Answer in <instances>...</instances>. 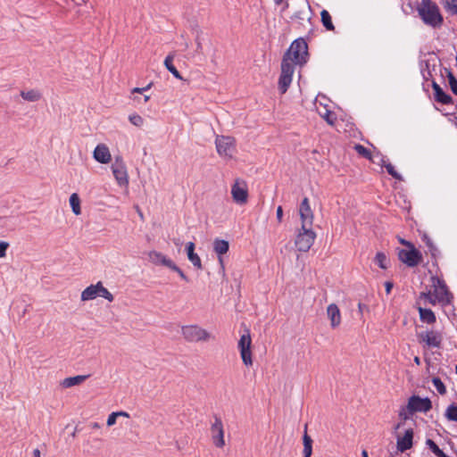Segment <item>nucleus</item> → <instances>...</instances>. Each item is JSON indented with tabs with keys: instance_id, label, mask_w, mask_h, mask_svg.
<instances>
[{
	"instance_id": "obj_42",
	"label": "nucleus",
	"mask_w": 457,
	"mask_h": 457,
	"mask_svg": "<svg viewBox=\"0 0 457 457\" xmlns=\"http://www.w3.org/2000/svg\"><path fill=\"white\" fill-rule=\"evenodd\" d=\"M129 120L136 127H142L144 124V119L137 113L129 115Z\"/></svg>"
},
{
	"instance_id": "obj_13",
	"label": "nucleus",
	"mask_w": 457,
	"mask_h": 457,
	"mask_svg": "<svg viewBox=\"0 0 457 457\" xmlns=\"http://www.w3.org/2000/svg\"><path fill=\"white\" fill-rule=\"evenodd\" d=\"M418 339L425 343L428 347L439 348L443 337L440 332L435 330L425 331L418 334Z\"/></svg>"
},
{
	"instance_id": "obj_22",
	"label": "nucleus",
	"mask_w": 457,
	"mask_h": 457,
	"mask_svg": "<svg viewBox=\"0 0 457 457\" xmlns=\"http://www.w3.org/2000/svg\"><path fill=\"white\" fill-rule=\"evenodd\" d=\"M229 249V244L227 240L216 238L213 241V250L219 256V262L223 267L222 254H225Z\"/></svg>"
},
{
	"instance_id": "obj_37",
	"label": "nucleus",
	"mask_w": 457,
	"mask_h": 457,
	"mask_svg": "<svg viewBox=\"0 0 457 457\" xmlns=\"http://www.w3.org/2000/svg\"><path fill=\"white\" fill-rule=\"evenodd\" d=\"M432 382L440 395H445L446 393V387L439 378H433Z\"/></svg>"
},
{
	"instance_id": "obj_17",
	"label": "nucleus",
	"mask_w": 457,
	"mask_h": 457,
	"mask_svg": "<svg viewBox=\"0 0 457 457\" xmlns=\"http://www.w3.org/2000/svg\"><path fill=\"white\" fill-rule=\"evenodd\" d=\"M413 430L409 428L405 431L403 437L397 438V449L403 453L412 447Z\"/></svg>"
},
{
	"instance_id": "obj_34",
	"label": "nucleus",
	"mask_w": 457,
	"mask_h": 457,
	"mask_svg": "<svg viewBox=\"0 0 457 457\" xmlns=\"http://www.w3.org/2000/svg\"><path fill=\"white\" fill-rule=\"evenodd\" d=\"M320 116L327 121L328 124L334 126L337 121V116L335 112L329 110H325L324 113L320 112Z\"/></svg>"
},
{
	"instance_id": "obj_28",
	"label": "nucleus",
	"mask_w": 457,
	"mask_h": 457,
	"mask_svg": "<svg viewBox=\"0 0 457 457\" xmlns=\"http://www.w3.org/2000/svg\"><path fill=\"white\" fill-rule=\"evenodd\" d=\"M292 78L291 76L280 74L278 79V89L281 94H285L287 91L292 82Z\"/></svg>"
},
{
	"instance_id": "obj_3",
	"label": "nucleus",
	"mask_w": 457,
	"mask_h": 457,
	"mask_svg": "<svg viewBox=\"0 0 457 457\" xmlns=\"http://www.w3.org/2000/svg\"><path fill=\"white\" fill-rule=\"evenodd\" d=\"M181 335L187 343H205L212 338L211 333L196 324L182 326Z\"/></svg>"
},
{
	"instance_id": "obj_61",
	"label": "nucleus",
	"mask_w": 457,
	"mask_h": 457,
	"mask_svg": "<svg viewBox=\"0 0 457 457\" xmlns=\"http://www.w3.org/2000/svg\"><path fill=\"white\" fill-rule=\"evenodd\" d=\"M150 99V96H145V102H147Z\"/></svg>"
},
{
	"instance_id": "obj_58",
	"label": "nucleus",
	"mask_w": 457,
	"mask_h": 457,
	"mask_svg": "<svg viewBox=\"0 0 457 457\" xmlns=\"http://www.w3.org/2000/svg\"><path fill=\"white\" fill-rule=\"evenodd\" d=\"M413 361L417 365H420V359L419 356H415Z\"/></svg>"
},
{
	"instance_id": "obj_5",
	"label": "nucleus",
	"mask_w": 457,
	"mask_h": 457,
	"mask_svg": "<svg viewBox=\"0 0 457 457\" xmlns=\"http://www.w3.org/2000/svg\"><path fill=\"white\" fill-rule=\"evenodd\" d=\"M433 295L437 299V302L442 305L450 304L453 301V295L449 291L445 280L437 276L431 277Z\"/></svg>"
},
{
	"instance_id": "obj_60",
	"label": "nucleus",
	"mask_w": 457,
	"mask_h": 457,
	"mask_svg": "<svg viewBox=\"0 0 457 457\" xmlns=\"http://www.w3.org/2000/svg\"><path fill=\"white\" fill-rule=\"evenodd\" d=\"M361 457H369V456H368V453H367V451H366V450H362V452H361Z\"/></svg>"
},
{
	"instance_id": "obj_11",
	"label": "nucleus",
	"mask_w": 457,
	"mask_h": 457,
	"mask_svg": "<svg viewBox=\"0 0 457 457\" xmlns=\"http://www.w3.org/2000/svg\"><path fill=\"white\" fill-rule=\"evenodd\" d=\"M214 420L211 425V434L213 445L218 448H222L225 445L224 440V428L221 419L215 415Z\"/></svg>"
},
{
	"instance_id": "obj_12",
	"label": "nucleus",
	"mask_w": 457,
	"mask_h": 457,
	"mask_svg": "<svg viewBox=\"0 0 457 457\" xmlns=\"http://www.w3.org/2000/svg\"><path fill=\"white\" fill-rule=\"evenodd\" d=\"M231 195L235 203L245 204L248 199V190L245 183L237 179L231 187Z\"/></svg>"
},
{
	"instance_id": "obj_20",
	"label": "nucleus",
	"mask_w": 457,
	"mask_h": 457,
	"mask_svg": "<svg viewBox=\"0 0 457 457\" xmlns=\"http://www.w3.org/2000/svg\"><path fill=\"white\" fill-rule=\"evenodd\" d=\"M148 256L150 262L156 265H163L170 269L174 264V262L170 259L167 258L162 253L156 251L150 252L148 253Z\"/></svg>"
},
{
	"instance_id": "obj_19",
	"label": "nucleus",
	"mask_w": 457,
	"mask_h": 457,
	"mask_svg": "<svg viewBox=\"0 0 457 457\" xmlns=\"http://www.w3.org/2000/svg\"><path fill=\"white\" fill-rule=\"evenodd\" d=\"M327 314L330 320V325L333 328H337L341 323L340 310L336 303H330L327 308Z\"/></svg>"
},
{
	"instance_id": "obj_23",
	"label": "nucleus",
	"mask_w": 457,
	"mask_h": 457,
	"mask_svg": "<svg viewBox=\"0 0 457 457\" xmlns=\"http://www.w3.org/2000/svg\"><path fill=\"white\" fill-rule=\"evenodd\" d=\"M90 375H78L75 377H69L64 378L61 385L64 388H69L77 385H80L83 383L87 378H88Z\"/></svg>"
},
{
	"instance_id": "obj_4",
	"label": "nucleus",
	"mask_w": 457,
	"mask_h": 457,
	"mask_svg": "<svg viewBox=\"0 0 457 457\" xmlns=\"http://www.w3.org/2000/svg\"><path fill=\"white\" fill-rule=\"evenodd\" d=\"M96 297H103L108 302L112 303L114 300L112 294L104 287L101 281H98L95 285H90L81 292V301H90Z\"/></svg>"
},
{
	"instance_id": "obj_27",
	"label": "nucleus",
	"mask_w": 457,
	"mask_h": 457,
	"mask_svg": "<svg viewBox=\"0 0 457 457\" xmlns=\"http://www.w3.org/2000/svg\"><path fill=\"white\" fill-rule=\"evenodd\" d=\"M174 55L169 54L164 60V65L166 69L177 79H182V77L176 67L173 65Z\"/></svg>"
},
{
	"instance_id": "obj_30",
	"label": "nucleus",
	"mask_w": 457,
	"mask_h": 457,
	"mask_svg": "<svg viewBox=\"0 0 457 457\" xmlns=\"http://www.w3.org/2000/svg\"><path fill=\"white\" fill-rule=\"evenodd\" d=\"M321 22L328 30H334L335 27L332 22L331 16L327 10H322L320 12Z\"/></svg>"
},
{
	"instance_id": "obj_24",
	"label": "nucleus",
	"mask_w": 457,
	"mask_h": 457,
	"mask_svg": "<svg viewBox=\"0 0 457 457\" xmlns=\"http://www.w3.org/2000/svg\"><path fill=\"white\" fill-rule=\"evenodd\" d=\"M418 311L420 313V319L422 322H426L428 324H434L436 322V318L432 310L419 307Z\"/></svg>"
},
{
	"instance_id": "obj_14",
	"label": "nucleus",
	"mask_w": 457,
	"mask_h": 457,
	"mask_svg": "<svg viewBox=\"0 0 457 457\" xmlns=\"http://www.w3.org/2000/svg\"><path fill=\"white\" fill-rule=\"evenodd\" d=\"M299 214L302 222V227H312L313 212L309 204V199L304 197L299 207Z\"/></svg>"
},
{
	"instance_id": "obj_26",
	"label": "nucleus",
	"mask_w": 457,
	"mask_h": 457,
	"mask_svg": "<svg viewBox=\"0 0 457 457\" xmlns=\"http://www.w3.org/2000/svg\"><path fill=\"white\" fill-rule=\"evenodd\" d=\"M294 72H295V63L292 62L290 60L283 57L282 62H281V73L280 74L293 77Z\"/></svg>"
},
{
	"instance_id": "obj_9",
	"label": "nucleus",
	"mask_w": 457,
	"mask_h": 457,
	"mask_svg": "<svg viewBox=\"0 0 457 457\" xmlns=\"http://www.w3.org/2000/svg\"><path fill=\"white\" fill-rule=\"evenodd\" d=\"M251 345L252 339L250 336V331L249 329H245V333L241 336L238 341V349L240 351V355L243 363L245 366H252L253 364Z\"/></svg>"
},
{
	"instance_id": "obj_36",
	"label": "nucleus",
	"mask_w": 457,
	"mask_h": 457,
	"mask_svg": "<svg viewBox=\"0 0 457 457\" xmlns=\"http://www.w3.org/2000/svg\"><path fill=\"white\" fill-rule=\"evenodd\" d=\"M385 168L388 174L391 175L394 179L399 181L403 180L402 175L395 170V167L391 164L390 162H386Z\"/></svg>"
},
{
	"instance_id": "obj_57",
	"label": "nucleus",
	"mask_w": 457,
	"mask_h": 457,
	"mask_svg": "<svg viewBox=\"0 0 457 457\" xmlns=\"http://www.w3.org/2000/svg\"><path fill=\"white\" fill-rule=\"evenodd\" d=\"M32 457H40V451L38 449H35L33 451V456Z\"/></svg>"
},
{
	"instance_id": "obj_1",
	"label": "nucleus",
	"mask_w": 457,
	"mask_h": 457,
	"mask_svg": "<svg viewBox=\"0 0 457 457\" xmlns=\"http://www.w3.org/2000/svg\"><path fill=\"white\" fill-rule=\"evenodd\" d=\"M417 12L422 21L429 27L440 28L444 22L439 7L432 0H422L417 7Z\"/></svg>"
},
{
	"instance_id": "obj_54",
	"label": "nucleus",
	"mask_w": 457,
	"mask_h": 457,
	"mask_svg": "<svg viewBox=\"0 0 457 457\" xmlns=\"http://www.w3.org/2000/svg\"><path fill=\"white\" fill-rule=\"evenodd\" d=\"M358 308H359V312L361 313H362L363 310H368V306L363 304V303H359Z\"/></svg>"
},
{
	"instance_id": "obj_31",
	"label": "nucleus",
	"mask_w": 457,
	"mask_h": 457,
	"mask_svg": "<svg viewBox=\"0 0 457 457\" xmlns=\"http://www.w3.org/2000/svg\"><path fill=\"white\" fill-rule=\"evenodd\" d=\"M70 204H71V206L72 212H73L76 215L80 214V212H81V209H80V200H79V197L78 194L73 193V194L70 196Z\"/></svg>"
},
{
	"instance_id": "obj_33",
	"label": "nucleus",
	"mask_w": 457,
	"mask_h": 457,
	"mask_svg": "<svg viewBox=\"0 0 457 457\" xmlns=\"http://www.w3.org/2000/svg\"><path fill=\"white\" fill-rule=\"evenodd\" d=\"M445 416L448 420L457 421V405L450 404L445 410Z\"/></svg>"
},
{
	"instance_id": "obj_7",
	"label": "nucleus",
	"mask_w": 457,
	"mask_h": 457,
	"mask_svg": "<svg viewBox=\"0 0 457 457\" xmlns=\"http://www.w3.org/2000/svg\"><path fill=\"white\" fill-rule=\"evenodd\" d=\"M217 152L220 156L231 159L236 151V140L228 136H218L215 140Z\"/></svg>"
},
{
	"instance_id": "obj_2",
	"label": "nucleus",
	"mask_w": 457,
	"mask_h": 457,
	"mask_svg": "<svg viewBox=\"0 0 457 457\" xmlns=\"http://www.w3.org/2000/svg\"><path fill=\"white\" fill-rule=\"evenodd\" d=\"M308 45L303 38H297L292 42L283 57L290 60L295 64L303 66L308 59Z\"/></svg>"
},
{
	"instance_id": "obj_48",
	"label": "nucleus",
	"mask_w": 457,
	"mask_h": 457,
	"mask_svg": "<svg viewBox=\"0 0 457 457\" xmlns=\"http://www.w3.org/2000/svg\"><path fill=\"white\" fill-rule=\"evenodd\" d=\"M152 87V83L148 84L145 87H135L132 89V93H143L146 90H148Z\"/></svg>"
},
{
	"instance_id": "obj_46",
	"label": "nucleus",
	"mask_w": 457,
	"mask_h": 457,
	"mask_svg": "<svg viewBox=\"0 0 457 457\" xmlns=\"http://www.w3.org/2000/svg\"><path fill=\"white\" fill-rule=\"evenodd\" d=\"M117 417H118V413L112 412L108 416L107 422H106L107 426L108 427L113 426L116 423Z\"/></svg>"
},
{
	"instance_id": "obj_45",
	"label": "nucleus",
	"mask_w": 457,
	"mask_h": 457,
	"mask_svg": "<svg viewBox=\"0 0 457 457\" xmlns=\"http://www.w3.org/2000/svg\"><path fill=\"white\" fill-rule=\"evenodd\" d=\"M8 247L9 244L7 242L0 241V258L6 255V250Z\"/></svg>"
},
{
	"instance_id": "obj_56",
	"label": "nucleus",
	"mask_w": 457,
	"mask_h": 457,
	"mask_svg": "<svg viewBox=\"0 0 457 457\" xmlns=\"http://www.w3.org/2000/svg\"><path fill=\"white\" fill-rule=\"evenodd\" d=\"M201 50H202V44H201L199 38L197 37L196 38V51L200 52Z\"/></svg>"
},
{
	"instance_id": "obj_6",
	"label": "nucleus",
	"mask_w": 457,
	"mask_h": 457,
	"mask_svg": "<svg viewBox=\"0 0 457 457\" xmlns=\"http://www.w3.org/2000/svg\"><path fill=\"white\" fill-rule=\"evenodd\" d=\"M316 233L311 227H301L295 239V245L299 252H308L314 243Z\"/></svg>"
},
{
	"instance_id": "obj_21",
	"label": "nucleus",
	"mask_w": 457,
	"mask_h": 457,
	"mask_svg": "<svg viewBox=\"0 0 457 457\" xmlns=\"http://www.w3.org/2000/svg\"><path fill=\"white\" fill-rule=\"evenodd\" d=\"M195 245L193 242H188L187 244L186 251L187 258L197 270H202V262L199 255L195 253Z\"/></svg>"
},
{
	"instance_id": "obj_29",
	"label": "nucleus",
	"mask_w": 457,
	"mask_h": 457,
	"mask_svg": "<svg viewBox=\"0 0 457 457\" xmlns=\"http://www.w3.org/2000/svg\"><path fill=\"white\" fill-rule=\"evenodd\" d=\"M303 455L304 457H311L312 453V439L310 436H308L307 432L305 431L303 436Z\"/></svg>"
},
{
	"instance_id": "obj_62",
	"label": "nucleus",
	"mask_w": 457,
	"mask_h": 457,
	"mask_svg": "<svg viewBox=\"0 0 457 457\" xmlns=\"http://www.w3.org/2000/svg\"><path fill=\"white\" fill-rule=\"evenodd\" d=\"M275 3H276L277 4H281V3H282V0H275Z\"/></svg>"
},
{
	"instance_id": "obj_38",
	"label": "nucleus",
	"mask_w": 457,
	"mask_h": 457,
	"mask_svg": "<svg viewBox=\"0 0 457 457\" xmlns=\"http://www.w3.org/2000/svg\"><path fill=\"white\" fill-rule=\"evenodd\" d=\"M374 163H377L378 165H380L381 167H385L386 162H388V159L386 158V156L378 153L377 154H375L373 157H372V160H371Z\"/></svg>"
},
{
	"instance_id": "obj_64",
	"label": "nucleus",
	"mask_w": 457,
	"mask_h": 457,
	"mask_svg": "<svg viewBox=\"0 0 457 457\" xmlns=\"http://www.w3.org/2000/svg\"><path fill=\"white\" fill-rule=\"evenodd\" d=\"M455 372L457 373V364H456V367H455Z\"/></svg>"
},
{
	"instance_id": "obj_52",
	"label": "nucleus",
	"mask_w": 457,
	"mask_h": 457,
	"mask_svg": "<svg viewBox=\"0 0 457 457\" xmlns=\"http://www.w3.org/2000/svg\"><path fill=\"white\" fill-rule=\"evenodd\" d=\"M399 242L402 245L407 246L408 248L414 246V245L412 243H411L410 241H407L405 239H403V238H399Z\"/></svg>"
},
{
	"instance_id": "obj_59",
	"label": "nucleus",
	"mask_w": 457,
	"mask_h": 457,
	"mask_svg": "<svg viewBox=\"0 0 457 457\" xmlns=\"http://www.w3.org/2000/svg\"><path fill=\"white\" fill-rule=\"evenodd\" d=\"M91 427H92L93 428H100V425H99L97 422H94V423H92Z\"/></svg>"
},
{
	"instance_id": "obj_35",
	"label": "nucleus",
	"mask_w": 457,
	"mask_h": 457,
	"mask_svg": "<svg viewBox=\"0 0 457 457\" xmlns=\"http://www.w3.org/2000/svg\"><path fill=\"white\" fill-rule=\"evenodd\" d=\"M354 150L362 157L367 158L369 160H372L371 153L369 149L360 144H356L354 145Z\"/></svg>"
},
{
	"instance_id": "obj_51",
	"label": "nucleus",
	"mask_w": 457,
	"mask_h": 457,
	"mask_svg": "<svg viewBox=\"0 0 457 457\" xmlns=\"http://www.w3.org/2000/svg\"><path fill=\"white\" fill-rule=\"evenodd\" d=\"M393 287H394L393 282H391V281L385 282V288H386V292L387 295H389L391 293Z\"/></svg>"
},
{
	"instance_id": "obj_25",
	"label": "nucleus",
	"mask_w": 457,
	"mask_h": 457,
	"mask_svg": "<svg viewBox=\"0 0 457 457\" xmlns=\"http://www.w3.org/2000/svg\"><path fill=\"white\" fill-rule=\"evenodd\" d=\"M21 96L28 102H37L42 98V94L37 89H30L28 91L21 90Z\"/></svg>"
},
{
	"instance_id": "obj_63",
	"label": "nucleus",
	"mask_w": 457,
	"mask_h": 457,
	"mask_svg": "<svg viewBox=\"0 0 457 457\" xmlns=\"http://www.w3.org/2000/svg\"><path fill=\"white\" fill-rule=\"evenodd\" d=\"M401 427V424H397L395 429H398Z\"/></svg>"
},
{
	"instance_id": "obj_39",
	"label": "nucleus",
	"mask_w": 457,
	"mask_h": 457,
	"mask_svg": "<svg viewBox=\"0 0 457 457\" xmlns=\"http://www.w3.org/2000/svg\"><path fill=\"white\" fill-rule=\"evenodd\" d=\"M422 239L425 242V244L428 246V248L429 249V252L431 253V255L435 257L436 253L437 252V248L434 245V243L431 240V238H429L427 235H424Z\"/></svg>"
},
{
	"instance_id": "obj_53",
	"label": "nucleus",
	"mask_w": 457,
	"mask_h": 457,
	"mask_svg": "<svg viewBox=\"0 0 457 457\" xmlns=\"http://www.w3.org/2000/svg\"><path fill=\"white\" fill-rule=\"evenodd\" d=\"M428 302L432 305H435L436 303H438L437 299L433 294L431 295L430 298L428 299Z\"/></svg>"
},
{
	"instance_id": "obj_41",
	"label": "nucleus",
	"mask_w": 457,
	"mask_h": 457,
	"mask_svg": "<svg viewBox=\"0 0 457 457\" xmlns=\"http://www.w3.org/2000/svg\"><path fill=\"white\" fill-rule=\"evenodd\" d=\"M414 412L411 411V409L409 408V403L406 406H403L399 411V417L403 420H406L410 418L411 415H412Z\"/></svg>"
},
{
	"instance_id": "obj_47",
	"label": "nucleus",
	"mask_w": 457,
	"mask_h": 457,
	"mask_svg": "<svg viewBox=\"0 0 457 457\" xmlns=\"http://www.w3.org/2000/svg\"><path fill=\"white\" fill-rule=\"evenodd\" d=\"M294 18L301 21H306L308 22H310L311 20L309 17L306 16V13L302 11L295 12Z\"/></svg>"
},
{
	"instance_id": "obj_16",
	"label": "nucleus",
	"mask_w": 457,
	"mask_h": 457,
	"mask_svg": "<svg viewBox=\"0 0 457 457\" xmlns=\"http://www.w3.org/2000/svg\"><path fill=\"white\" fill-rule=\"evenodd\" d=\"M94 159L103 164L109 163L112 160V155L109 148L104 144H99L94 150Z\"/></svg>"
},
{
	"instance_id": "obj_50",
	"label": "nucleus",
	"mask_w": 457,
	"mask_h": 457,
	"mask_svg": "<svg viewBox=\"0 0 457 457\" xmlns=\"http://www.w3.org/2000/svg\"><path fill=\"white\" fill-rule=\"evenodd\" d=\"M276 215H277V219H278V222H281L282 217H283V209L281 206H278L277 208Z\"/></svg>"
},
{
	"instance_id": "obj_10",
	"label": "nucleus",
	"mask_w": 457,
	"mask_h": 457,
	"mask_svg": "<svg viewBox=\"0 0 457 457\" xmlns=\"http://www.w3.org/2000/svg\"><path fill=\"white\" fill-rule=\"evenodd\" d=\"M112 170L120 186H127L129 184L127 167L121 157H115L114 162L112 164Z\"/></svg>"
},
{
	"instance_id": "obj_43",
	"label": "nucleus",
	"mask_w": 457,
	"mask_h": 457,
	"mask_svg": "<svg viewBox=\"0 0 457 457\" xmlns=\"http://www.w3.org/2000/svg\"><path fill=\"white\" fill-rule=\"evenodd\" d=\"M445 7L452 14H457V0H447Z\"/></svg>"
},
{
	"instance_id": "obj_18",
	"label": "nucleus",
	"mask_w": 457,
	"mask_h": 457,
	"mask_svg": "<svg viewBox=\"0 0 457 457\" xmlns=\"http://www.w3.org/2000/svg\"><path fill=\"white\" fill-rule=\"evenodd\" d=\"M432 88L434 90V98L437 103H441L443 104H453L452 96L446 94L436 82H433Z\"/></svg>"
},
{
	"instance_id": "obj_15",
	"label": "nucleus",
	"mask_w": 457,
	"mask_h": 457,
	"mask_svg": "<svg viewBox=\"0 0 457 457\" xmlns=\"http://www.w3.org/2000/svg\"><path fill=\"white\" fill-rule=\"evenodd\" d=\"M408 403L411 411L413 412H427L432 408L431 401L428 397L420 398V396L412 395L409 398Z\"/></svg>"
},
{
	"instance_id": "obj_8",
	"label": "nucleus",
	"mask_w": 457,
	"mask_h": 457,
	"mask_svg": "<svg viewBox=\"0 0 457 457\" xmlns=\"http://www.w3.org/2000/svg\"><path fill=\"white\" fill-rule=\"evenodd\" d=\"M397 255L402 262L411 268L418 266L422 262V253L415 246L399 249Z\"/></svg>"
},
{
	"instance_id": "obj_40",
	"label": "nucleus",
	"mask_w": 457,
	"mask_h": 457,
	"mask_svg": "<svg viewBox=\"0 0 457 457\" xmlns=\"http://www.w3.org/2000/svg\"><path fill=\"white\" fill-rule=\"evenodd\" d=\"M447 78H448V82H449L451 90L453 91V93L454 95L457 96V79L454 77V75L451 71H448Z\"/></svg>"
},
{
	"instance_id": "obj_55",
	"label": "nucleus",
	"mask_w": 457,
	"mask_h": 457,
	"mask_svg": "<svg viewBox=\"0 0 457 457\" xmlns=\"http://www.w3.org/2000/svg\"><path fill=\"white\" fill-rule=\"evenodd\" d=\"M115 413H118V417H126V418L129 417V414L123 411H116Z\"/></svg>"
},
{
	"instance_id": "obj_49",
	"label": "nucleus",
	"mask_w": 457,
	"mask_h": 457,
	"mask_svg": "<svg viewBox=\"0 0 457 457\" xmlns=\"http://www.w3.org/2000/svg\"><path fill=\"white\" fill-rule=\"evenodd\" d=\"M432 294H433V291H431V290H428V292H421L420 294V298L425 299L426 301H428V299L430 298Z\"/></svg>"
},
{
	"instance_id": "obj_44",
	"label": "nucleus",
	"mask_w": 457,
	"mask_h": 457,
	"mask_svg": "<svg viewBox=\"0 0 457 457\" xmlns=\"http://www.w3.org/2000/svg\"><path fill=\"white\" fill-rule=\"evenodd\" d=\"M170 270L176 271L179 277L184 279L185 281H188V278L186 276V274L183 272V270L179 268L175 263L173 264V266L170 268Z\"/></svg>"
},
{
	"instance_id": "obj_32",
	"label": "nucleus",
	"mask_w": 457,
	"mask_h": 457,
	"mask_svg": "<svg viewBox=\"0 0 457 457\" xmlns=\"http://www.w3.org/2000/svg\"><path fill=\"white\" fill-rule=\"evenodd\" d=\"M375 262L383 270H386L388 267V260L386 254L382 252L377 253L375 256Z\"/></svg>"
}]
</instances>
